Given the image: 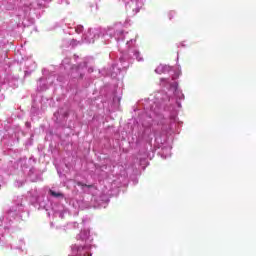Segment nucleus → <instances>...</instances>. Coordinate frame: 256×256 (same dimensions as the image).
<instances>
[{
  "instance_id": "nucleus-1",
  "label": "nucleus",
  "mask_w": 256,
  "mask_h": 256,
  "mask_svg": "<svg viewBox=\"0 0 256 256\" xmlns=\"http://www.w3.org/2000/svg\"><path fill=\"white\" fill-rule=\"evenodd\" d=\"M50 195H52V197H56V198H59L61 197V199H63L65 196L63 195V193H60V192H55L53 190H50L49 191Z\"/></svg>"
},
{
  "instance_id": "nucleus-2",
  "label": "nucleus",
  "mask_w": 256,
  "mask_h": 256,
  "mask_svg": "<svg viewBox=\"0 0 256 256\" xmlns=\"http://www.w3.org/2000/svg\"><path fill=\"white\" fill-rule=\"evenodd\" d=\"M76 185H78V187H88V189L93 188V185H87V184H83V182H76Z\"/></svg>"
}]
</instances>
